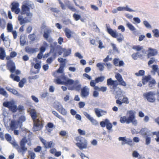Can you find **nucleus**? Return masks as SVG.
<instances>
[{"instance_id": "obj_1", "label": "nucleus", "mask_w": 159, "mask_h": 159, "mask_svg": "<svg viewBox=\"0 0 159 159\" xmlns=\"http://www.w3.org/2000/svg\"><path fill=\"white\" fill-rule=\"evenodd\" d=\"M30 9L29 7H27L25 5L22 6L20 13L21 15H19L18 18L20 25L29 22L31 21L33 14L30 12Z\"/></svg>"}, {"instance_id": "obj_2", "label": "nucleus", "mask_w": 159, "mask_h": 159, "mask_svg": "<svg viewBox=\"0 0 159 159\" xmlns=\"http://www.w3.org/2000/svg\"><path fill=\"white\" fill-rule=\"evenodd\" d=\"M30 114L33 120V129L34 131L41 129L43 127L44 121L41 117L38 116L36 111L33 109H30Z\"/></svg>"}, {"instance_id": "obj_3", "label": "nucleus", "mask_w": 159, "mask_h": 159, "mask_svg": "<svg viewBox=\"0 0 159 159\" xmlns=\"http://www.w3.org/2000/svg\"><path fill=\"white\" fill-rule=\"evenodd\" d=\"M13 147L17 150L18 152L21 153L22 155H24L27 150V148L25 147V144L27 143L28 141L25 137L23 138L20 141V146L14 140H11L9 141Z\"/></svg>"}, {"instance_id": "obj_4", "label": "nucleus", "mask_w": 159, "mask_h": 159, "mask_svg": "<svg viewBox=\"0 0 159 159\" xmlns=\"http://www.w3.org/2000/svg\"><path fill=\"white\" fill-rule=\"evenodd\" d=\"M75 140L77 142L75 144L80 149L82 150L87 148V141L85 138L81 136H78L76 137Z\"/></svg>"}, {"instance_id": "obj_5", "label": "nucleus", "mask_w": 159, "mask_h": 159, "mask_svg": "<svg viewBox=\"0 0 159 159\" xmlns=\"http://www.w3.org/2000/svg\"><path fill=\"white\" fill-rule=\"evenodd\" d=\"M156 93L155 91H150L144 93L143 94V98L150 102H154L156 101L155 96Z\"/></svg>"}, {"instance_id": "obj_6", "label": "nucleus", "mask_w": 159, "mask_h": 159, "mask_svg": "<svg viewBox=\"0 0 159 159\" xmlns=\"http://www.w3.org/2000/svg\"><path fill=\"white\" fill-rule=\"evenodd\" d=\"M127 114H129V116L127 118V124H129L132 123V124L136 125L137 124V121L135 119L134 112L132 110H129L127 111Z\"/></svg>"}, {"instance_id": "obj_7", "label": "nucleus", "mask_w": 159, "mask_h": 159, "mask_svg": "<svg viewBox=\"0 0 159 159\" xmlns=\"http://www.w3.org/2000/svg\"><path fill=\"white\" fill-rule=\"evenodd\" d=\"M4 106L8 107L12 112H15L17 110V106L14 105L13 102L10 101L3 102Z\"/></svg>"}, {"instance_id": "obj_8", "label": "nucleus", "mask_w": 159, "mask_h": 159, "mask_svg": "<svg viewBox=\"0 0 159 159\" xmlns=\"http://www.w3.org/2000/svg\"><path fill=\"white\" fill-rule=\"evenodd\" d=\"M54 107L56 110L63 115H66L67 111L63 107L61 103L59 102L55 103Z\"/></svg>"}, {"instance_id": "obj_9", "label": "nucleus", "mask_w": 159, "mask_h": 159, "mask_svg": "<svg viewBox=\"0 0 159 159\" xmlns=\"http://www.w3.org/2000/svg\"><path fill=\"white\" fill-rule=\"evenodd\" d=\"M52 32L51 29H47L45 30L43 34V37L49 43H52L53 41V39L50 36V34Z\"/></svg>"}, {"instance_id": "obj_10", "label": "nucleus", "mask_w": 159, "mask_h": 159, "mask_svg": "<svg viewBox=\"0 0 159 159\" xmlns=\"http://www.w3.org/2000/svg\"><path fill=\"white\" fill-rule=\"evenodd\" d=\"M40 139L45 148H49L54 147V144L52 141L48 142L42 138H40Z\"/></svg>"}, {"instance_id": "obj_11", "label": "nucleus", "mask_w": 159, "mask_h": 159, "mask_svg": "<svg viewBox=\"0 0 159 159\" xmlns=\"http://www.w3.org/2000/svg\"><path fill=\"white\" fill-rule=\"evenodd\" d=\"M119 141H122L121 144L122 145L127 144L129 146H132V140L130 139H126V137H120L118 138Z\"/></svg>"}, {"instance_id": "obj_12", "label": "nucleus", "mask_w": 159, "mask_h": 159, "mask_svg": "<svg viewBox=\"0 0 159 159\" xmlns=\"http://www.w3.org/2000/svg\"><path fill=\"white\" fill-rule=\"evenodd\" d=\"M7 66L8 69L11 73H14L15 70L16 66L15 63L12 60H9L7 61Z\"/></svg>"}, {"instance_id": "obj_13", "label": "nucleus", "mask_w": 159, "mask_h": 159, "mask_svg": "<svg viewBox=\"0 0 159 159\" xmlns=\"http://www.w3.org/2000/svg\"><path fill=\"white\" fill-rule=\"evenodd\" d=\"M11 5L12 6L11 8L12 11L15 12L16 14H18L20 11V9L19 8V3L16 2H13L11 3Z\"/></svg>"}, {"instance_id": "obj_14", "label": "nucleus", "mask_w": 159, "mask_h": 159, "mask_svg": "<svg viewBox=\"0 0 159 159\" xmlns=\"http://www.w3.org/2000/svg\"><path fill=\"white\" fill-rule=\"evenodd\" d=\"M117 10L118 11H126L129 12H141V11L137 9L136 10H134L129 7L128 5H126V7H117Z\"/></svg>"}, {"instance_id": "obj_15", "label": "nucleus", "mask_w": 159, "mask_h": 159, "mask_svg": "<svg viewBox=\"0 0 159 159\" xmlns=\"http://www.w3.org/2000/svg\"><path fill=\"white\" fill-rule=\"evenodd\" d=\"M89 94V89L86 86L83 87L81 89L80 95L83 98L87 97Z\"/></svg>"}, {"instance_id": "obj_16", "label": "nucleus", "mask_w": 159, "mask_h": 159, "mask_svg": "<svg viewBox=\"0 0 159 159\" xmlns=\"http://www.w3.org/2000/svg\"><path fill=\"white\" fill-rule=\"evenodd\" d=\"M143 137L148 135H152L151 133L148 129L146 128H142L139 132Z\"/></svg>"}, {"instance_id": "obj_17", "label": "nucleus", "mask_w": 159, "mask_h": 159, "mask_svg": "<svg viewBox=\"0 0 159 159\" xmlns=\"http://www.w3.org/2000/svg\"><path fill=\"white\" fill-rule=\"evenodd\" d=\"M94 110L95 113L98 117L106 115L107 113V111L103 110L101 109L95 108Z\"/></svg>"}, {"instance_id": "obj_18", "label": "nucleus", "mask_w": 159, "mask_h": 159, "mask_svg": "<svg viewBox=\"0 0 159 159\" xmlns=\"http://www.w3.org/2000/svg\"><path fill=\"white\" fill-rule=\"evenodd\" d=\"M158 53L157 49L149 48L148 50V53L147 55L148 58H149L151 57L156 55Z\"/></svg>"}, {"instance_id": "obj_19", "label": "nucleus", "mask_w": 159, "mask_h": 159, "mask_svg": "<svg viewBox=\"0 0 159 159\" xmlns=\"http://www.w3.org/2000/svg\"><path fill=\"white\" fill-rule=\"evenodd\" d=\"M126 25L130 31L133 32V34L136 35L138 34L136 28L132 24L129 22H127Z\"/></svg>"}, {"instance_id": "obj_20", "label": "nucleus", "mask_w": 159, "mask_h": 159, "mask_svg": "<svg viewBox=\"0 0 159 159\" xmlns=\"http://www.w3.org/2000/svg\"><path fill=\"white\" fill-rule=\"evenodd\" d=\"M54 45H53L52 44H50V53H53L52 56L54 58H55L56 57L57 53L55 52L56 49V45H57V43H53Z\"/></svg>"}, {"instance_id": "obj_21", "label": "nucleus", "mask_w": 159, "mask_h": 159, "mask_svg": "<svg viewBox=\"0 0 159 159\" xmlns=\"http://www.w3.org/2000/svg\"><path fill=\"white\" fill-rule=\"evenodd\" d=\"M107 30L108 33L113 38H116V34L117 33L116 30H113L110 28L108 27L107 25L106 24Z\"/></svg>"}, {"instance_id": "obj_22", "label": "nucleus", "mask_w": 159, "mask_h": 159, "mask_svg": "<svg viewBox=\"0 0 159 159\" xmlns=\"http://www.w3.org/2000/svg\"><path fill=\"white\" fill-rule=\"evenodd\" d=\"M37 48H33L27 47L25 48V50L26 52L29 54H32L37 52Z\"/></svg>"}, {"instance_id": "obj_23", "label": "nucleus", "mask_w": 159, "mask_h": 159, "mask_svg": "<svg viewBox=\"0 0 159 159\" xmlns=\"http://www.w3.org/2000/svg\"><path fill=\"white\" fill-rule=\"evenodd\" d=\"M112 89H113L112 91V93L114 95H118L121 93V91L120 89L117 87V86L114 87Z\"/></svg>"}, {"instance_id": "obj_24", "label": "nucleus", "mask_w": 159, "mask_h": 159, "mask_svg": "<svg viewBox=\"0 0 159 159\" xmlns=\"http://www.w3.org/2000/svg\"><path fill=\"white\" fill-rule=\"evenodd\" d=\"M151 76L150 75L147 76H144L143 77L142 79V83L143 85L146 84L149 80H151Z\"/></svg>"}, {"instance_id": "obj_25", "label": "nucleus", "mask_w": 159, "mask_h": 159, "mask_svg": "<svg viewBox=\"0 0 159 159\" xmlns=\"http://www.w3.org/2000/svg\"><path fill=\"white\" fill-rule=\"evenodd\" d=\"M64 31L66 37L68 39L71 38V34L73 33V32L67 28H65Z\"/></svg>"}, {"instance_id": "obj_26", "label": "nucleus", "mask_w": 159, "mask_h": 159, "mask_svg": "<svg viewBox=\"0 0 159 159\" xmlns=\"http://www.w3.org/2000/svg\"><path fill=\"white\" fill-rule=\"evenodd\" d=\"M6 56V52L4 49L2 48H0V59L3 60Z\"/></svg>"}, {"instance_id": "obj_27", "label": "nucleus", "mask_w": 159, "mask_h": 159, "mask_svg": "<svg viewBox=\"0 0 159 159\" xmlns=\"http://www.w3.org/2000/svg\"><path fill=\"white\" fill-rule=\"evenodd\" d=\"M152 68V70L151 71V72L152 75H155L156 72H158V70L159 69L158 68V66L157 65H153L151 66Z\"/></svg>"}, {"instance_id": "obj_28", "label": "nucleus", "mask_w": 159, "mask_h": 159, "mask_svg": "<svg viewBox=\"0 0 159 159\" xmlns=\"http://www.w3.org/2000/svg\"><path fill=\"white\" fill-rule=\"evenodd\" d=\"M62 51L64 52L63 54V57H66L68 56L71 53V50L70 49H66L65 48H61Z\"/></svg>"}, {"instance_id": "obj_29", "label": "nucleus", "mask_w": 159, "mask_h": 159, "mask_svg": "<svg viewBox=\"0 0 159 159\" xmlns=\"http://www.w3.org/2000/svg\"><path fill=\"white\" fill-rule=\"evenodd\" d=\"M157 83L154 79H152L151 81H149L148 83V86L151 89H152L156 84Z\"/></svg>"}, {"instance_id": "obj_30", "label": "nucleus", "mask_w": 159, "mask_h": 159, "mask_svg": "<svg viewBox=\"0 0 159 159\" xmlns=\"http://www.w3.org/2000/svg\"><path fill=\"white\" fill-rule=\"evenodd\" d=\"M105 65L106 64L105 63L100 62L98 63L96 66L98 68L99 70L101 71H102L104 69V65Z\"/></svg>"}, {"instance_id": "obj_31", "label": "nucleus", "mask_w": 159, "mask_h": 159, "mask_svg": "<svg viewBox=\"0 0 159 159\" xmlns=\"http://www.w3.org/2000/svg\"><path fill=\"white\" fill-rule=\"evenodd\" d=\"M116 36L117 40L119 42H121L124 39V36L122 34L120 33H117Z\"/></svg>"}, {"instance_id": "obj_32", "label": "nucleus", "mask_w": 159, "mask_h": 159, "mask_svg": "<svg viewBox=\"0 0 159 159\" xmlns=\"http://www.w3.org/2000/svg\"><path fill=\"white\" fill-rule=\"evenodd\" d=\"M56 77L57 79H54V81L55 82L56 84H64V82L62 81L61 80V79L59 78V76H55Z\"/></svg>"}, {"instance_id": "obj_33", "label": "nucleus", "mask_w": 159, "mask_h": 159, "mask_svg": "<svg viewBox=\"0 0 159 159\" xmlns=\"http://www.w3.org/2000/svg\"><path fill=\"white\" fill-rule=\"evenodd\" d=\"M107 84L108 86H112L111 87H110L111 89H112L114 87V80H112L111 78L108 79L107 80Z\"/></svg>"}, {"instance_id": "obj_34", "label": "nucleus", "mask_w": 159, "mask_h": 159, "mask_svg": "<svg viewBox=\"0 0 159 159\" xmlns=\"http://www.w3.org/2000/svg\"><path fill=\"white\" fill-rule=\"evenodd\" d=\"M65 82H64V85H66L68 84L71 85L73 84L74 83L75 81L71 79H69L67 78V80H65Z\"/></svg>"}, {"instance_id": "obj_35", "label": "nucleus", "mask_w": 159, "mask_h": 159, "mask_svg": "<svg viewBox=\"0 0 159 159\" xmlns=\"http://www.w3.org/2000/svg\"><path fill=\"white\" fill-rule=\"evenodd\" d=\"M5 89L7 91L14 95H16L17 93V91L14 89H11L9 87H6Z\"/></svg>"}, {"instance_id": "obj_36", "label": "nucleus", "mask_w": 159, "mask_h": 159, "mask_svg": "<svg viewBox=\"0 0 159 159\" xmlns=\"http://www.w3.org/2000/svg\"><path fill=\"white\" fill-rule=\"evenodd\" d=\"M79 83V81L78 80H76L75 81L74 83L73 84L72 86L68 88L69 90H75V86H77V85Z\"/></svg>"}, {"instance_id": "obj_37", "label": "nucleus", "mask_w": 159, "mask_h": 159, "mask_svg": "<svg viewBox=\"0 0 159 159\" xmlns=\"http://www.w3.org/2000/svg\"><path fill=\"white\" fill-rule=\"evenodd\" d=\"M151 135H148L143 137L145 140V144L146 145H148L151 142V138L150 137Z\"/></svg>"}, {"instance_id": "obj_38", "label": "nucleus", "mask_w": 159, "mask_h": 159, "mask_svg": "<svg viewBox=\"0 0 159 159\" xmlns=\"http://www.w3.org/2000/svg\"><path fill=\"white\" fill-rule=\"evenodd\" d=\"M63 71L64 69L60 67L59 69L57 71L54 73L53 75L54 76H58V75H59V73H64Z\"/></svg>"}, {"instance_id": "obj_39", "label": "nucleus", "mask_w": 159, "mask_h": 159, "mask_svg": "<svg viewBox=\"0 0 159 159\" xmlns=\"http://www.w3.org/2000/svg\"><path fill=\"white\" fill-rule=\"evenodd\" d=\"M0 94L5 96L6 97H8V94L7 92L4 89L0 87Z\"/></svg>"}, {"instance_id": "obj_40", "label": "nucleus", "mask_w": 159, "mask_h": 159, "mask_svg": "<svg viewBox=\"0 0 159 159\" xmlns=\"http://www.w3.org/2000/svg\"><path fill=\"white\" fill-rule=\"evenodd\" d=\"M132 156L133 157L138 158L139 159H141V157L140 155L136 151H134L133 152Z\"/></svg>"}, {"instance_id": "obj_41", "label": "nucleus", "mask_w": 159, "mask_h": 159, "mask_svg": "<svg viewBox=\"0 0 159 159\" xmlns=\"http://www.w3.org/2000/svg\"><path fill=\"white\" fill-rule=\"evenodd\" d=\"M10 77L11 78L13 79L14 81L19 82L20 80V77L18 76H15L14 75L11 74V75Z\"/></svg>"}, {"instance_id": "obj_42", "label": "nucleus", "mask_w": 159, "mask_h": 159, "mask_svg": "<svg viewBox=\"0 0 159 159\" xmlns=\"http://www.w3.org/2000/svg\"><path fill=\"white\" fill-rule=\"evenodd\" d=\"M127 118L126 116H124L120 117V121L121 123L124 124L126 123L127 124Z\"/></svg>"}, {"instance_id": "obj_43", "label": "nucleus", "mask_w": 159, "mask_h": 159, "mask_svg": "<svg viewBox=\"0 0 159 159\" xmlns=\"http://www.w3.org/2000/svg\"><path fill=\"white\" fill-rule=\"evenodd\" d=\"M105 77L104 76H102L98 77L95 79V82L98 83L99 82H102L105 79Z\"/></svg>"}, {"instance_id": "obj_44", "label": "nucleus", "mask_w": 159, "mask_h": 159, "mask_svg": "<svg viewBox=\"0 0 159 159\" xmlns=\"http://www.w3.org/2000/svg\"><path fill=\"white\" fill-rule=\"evenodd\" d=\"M145 71L143 70H139L138 72L136 73L135 74V75L137 76H143L144 75Z\"/></svg>"}, {"instance_id": "obj_45", "label": "nucleus", "mask_w": 159, "mask_h": 159, "mask_svg": "<svg viewBox=\"0 0 159 159\" xmlns=\"http://www.w3.org/2000/svg\"><path fill=\"white\" fill-rule=\"evenodd\" d=\"M156 62L157 61L155 58L154 57H152L148 61V64L149 66H150L151 65L155 63H156Z\"/></svg>"}, {"instance_id": "obj_46", "label": "nucleus", "mask_w": 159, "mask_h": 159, "mask_svg": "<svg viewBox=\"0 0 159 159\" xmlns=\"http://www.w3.org/2000/svg\"><path fill=\"white\" fill-rule=\"evenodd\" d=\"M70 2L69 1H68L67 2V3L66 4V6L70 10L72 11H75V8L72 6H71L70 4H69Z\"/></svg>"}, {"instance_id": "obj_47", "label": "nucleus", "mask_w": 159, "mask_h": 159, "mask_svg": "<svg viewBox=\"0 0 159 159\" xmlns=\"http://www.w3.org/2000/svg\"><path fill=\"white\" fill-rule=\"evenodd\" d=\"M7 29L8 32H12L13 29L12 25L10 23H8L7 25Z\"/></svg>"}, {"instance_id": "obj_48", "label": "nucleus", "mask_w": 159, "mask_h": 159, "mask_svg": "<svg viewBox=\"0 0 159 159\" xmlns=\"http://www.w3.org/2000/svg\"><path fill=\"white\" fill-rule=\"evenodd\" d=\"M35 36L34 33H33V34H29L28 35V38L31 41H33L35 39Z\"/></svg>"}, {"instance_id": "obj_49", "label": "nucleus", "mask_w": 159, "mask_h": 159, "mask_svg": "<svg viewBox=\"0 0 159 159\" xmlns=\"http://www.w3.org/2000/svg\"><path fill=\"white\" fill-rule=\"evenodd\" d=\"M143 24L147 28L149 29L151 28V25L146 20H144L143 21Z\"/></svg>"}, {"instance_id": "obj_50", "label": "nucleus", "mask_w": 159, "mask_h": 159, "mask_svg": "<svg viewBox=\"0 0 159 159\" xmlns=\"http://www.w3.org/2000/svg\"><path fill=\"white\" fill-rule=\"evenodd\" d=\"M143 47L139 45L135 46L133 47V49H135L137 51H140L142 49Z\"/></svg>"}, {"instance_id": "obj_51", "label": "nucleus", "mask_w": 159, "mask_h": 159, "mask_svg": "<svg viewBox=\"0 0 159 159\" xmlns=\"http://www.w3.org/2000/svg\"><path fill=\"white\" fill-rule=\"evenodd\" d=\"M58 76H59V78L61 79L64 80H67V77L63 73L61 75H58Z\"/></svg>"}, {"instance_id": "obj_52", "label": "nucleus", "mask_w": 159, "mask_h": 159, "mask_svg": "<svg viewBox=\"0 0 159 159\" xmlns=\"http://www.w3.org/2000/svg\"><path fill=\"white\" fill-rule=\"evenodd\" d=\"M29 155L30 157V159H34L35 157V154L33 152L29 151Z\"/></svg>"}, {"instance_id": "obj_53", "label": "nucleus", "mask_w": 159, "mask_h": 159, "mask_svg": "<svg viewBox=\"0 0 159 159\" xmlns=\"http://www.w3.org/2000/svg\"><path fill=\"white\" fill-rule=\"evenodd\" d=\"M73 17L75 19V20L76 21H77L80 19L81 16L80 15L75 13L73 15Z\"/></svg>"}, {"instance_id": "obj_54", "label": "nucleus", "mask_w": 159, "mask_h": 159, "mask_svg": "<svg viewBox=\"0 0 159 159\" xmlns=\"http://www.w3.org/2000/svg\"><path fill=\"white\" fill-rule=\"evenodd\" d=\"M0 37V39H1L3 42L7 41L8 40V38L5 36V35L4 33H3L1 34Z\"/></svg>"}, {"instance_id": "obj_55", "label": "nucleus", "mask_w": 159, "mask_h": 159, "mask_svg": "<svg viewBox=\"0 0 159 159\" xmlns=\"http://www.w3.org/2000/svg\"><path fill=\"white\" fill-rule=\"evenodd\" d=\"M111 45L113 48V50L114 51L117 52L118 53H119V52L117 47L116 46V44L114 43H111Z\"/></svg>"}, {"instance_id": "obj_56", "label": "nucleus", "mask_w": 159, "mask_h": 159, "mask_svg": "<svg viewBox=\"0 0 159 159\" xmlns=\"http://www.w3.org/2000/svg\"><path fill=\"white\" fill-rule=\"evenodd\" d=\"M152 32L154 33V36L156 37L158 36L159 31L158 29H155L152 30Z\"/></svg>"}, {"instance_id": "obj_57", "label": "nucleus", "mask_w": 159, "mask_h": 159, "mask_svg": "<svg viewBox=\"0 0 159 159\" xmlns=\"http://www.w3.org/2000/svg\"><path fill=\"white\" fill-rule=\"evenodd\" d=\"M83 114L85 116V117L89 120L92 118V117L90 115L86 112H83Z\"/></svg>"}, {"instance_id": "obj_58", "label": "nucleus", "mask_w": 159, "mask_h": 159, "mask_svg": "<svg viewBox=\"0 0 159 159\" xmlns=\"http://www.w3.org/2000/svg\"><path fill=\"white\" fill-rule=\"evenodd\" d=\"M5 138L6 140L8 141H9L11 139V135L8 134H6L5 135Z\"/></svg>"}, {"instance_id": "obj_59", "label": "nucleus", "mask_w": 159, "mask_h": 159, "mask_svg": "<svg viewBox=\"0 0 159 159\" xmlns=\"http://www.w3.org/2000/svg\"><path fill=\"white\" fill-rule=\"evenodd\" d=\"M114 64L116 66H117L118 65V63H119V59L118 58L114 59L113 61Z\"/></svg>"}, {"instance_id": "obj_60", "label": "nucleus", "mask_w": 159, "mask_h": 159, "mask_svg": "<svg viewBox=\"0 0 159 159\" xmlns=\"http://www.w3.org/2000/svg\"><path fill=\"white\" fill-rule=\"evenodd\" d=\"M78 131L80 135H85L86 134L85 131L80 129H79Z\"/></svg>"}, {"instance_id": "obj_61", "label": "nucleus", "mask_w": 159, "mask_h": 159, "mask_svg": "<svg viewBox=\"0 0 159 159\" xmlns=\"http://www.w3.org/2000/svg\"><path fill=\"white\" fill-rule=\"evenodd\" d=\"M89 120L91 121V122H92L93 125H96L98 124V122L96 120L93 119V117H92Z\"/></svg>"}, {"instance_id": "obj_62", "label": "nucleus", "mask_w": 159, "mask_h": 159, "mask_svg": "<svg viewBox=\"0 0 159 159\" xmlns=\"http://www.w3.org/2000/svg\"><path fill=\"white\" fill-rule=\"evenodd\" d=\"M30 2L29 1H25L24 2V4L23 5H25L27 7H29L31 6V4H30Z\"/></svg>"}, {"instance_id": "obj_63", "label": "nucleus", "mask_w": 159, "mask_h": 159, "mask_svg": "<svg viewBox=\"0 0 159 159\" xmlns=\"http://www.w3.org/2000/svg\"><path fill=\"white\" fill-rule=\"evenodd\" d=\"M0 26L2 29H4L5 27V24L4 21L3 20L0 19Z\"/></svg>"}, {"instance_id": "obj_64", "label": "nucleus", "mask_w": 159, "mask_h": 159, "mask_svg": "<svg viewBox=\"0 0 159 159\" xmlns=\"http://www.w3.org/2000/svg\"><path fill=\"white\" fill-rule=\"evenodd\" d=\"M16 125V122L14 121H11V124L10 127L11 129H14L15 128Z\"/></svg>"}]
</instances>
